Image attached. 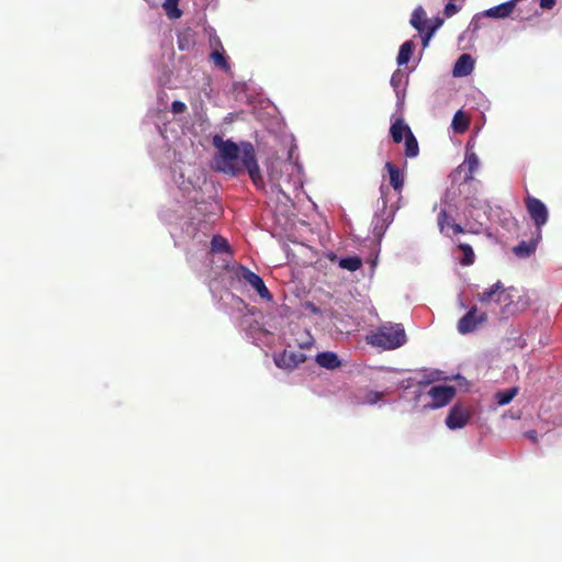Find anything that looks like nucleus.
Here are the masks:
<instances>
[{
  "label": "nucleus",
  "mask_w": 562,
  "mask_h": 562,
  "mask_svg": "<svg viewBox=\"0 0 562 562\" xmlns=\"http://www.w3.org/2000/svg\"><path fill=\"white\" fill-rule=\"evenodd\" d=\"M405 154L411 158L418 155V143L413 133H409L405 138Z\"/></svg>",
  "instance_id": "obj_29"
},
{
  "label": "nucleus",
  "mask_w": 562,
  "mask_h": 562,
  "mask_svg": "<svg viewBox=\"0 0 562 562\" xmlns=\"http://www.w3.org/2000/svg\"><path fill=\"white\" fill-rule=\"evenodd\" d=\"M385 169L389 172L390 184L395 191L400 192L404 186V172L392 162H386Z\"/></svg>",
  "instance_id": "obj_20"
},
{
  "label": "nucleus",
  "mask_w": 562,
  "mask_h": 562,
  "mask_svg": "<svg viewBox=\"0 0 562 562\" xmlns=\"http://www.w3.org/2000/svg\"><path fill=\"white\" fill-rule=\"evenodd\" d=\"M383 392L372 390L367 391L363 395V398L361 400V403L367 405H374L383 397Z\"/></svg>",
  "instance_id": "obj_31"
},
{
  "label": "nucleus",
  "mask_w": 562,
  "mask_h": 562,
  "mask_svg": "<svg viewBox=\"0 0 562 562\" xmlns=\"http://www.w3.org/2000/svg\"><path fill=\"white\" fill-rule=\"evenodd\" d=\"M210 59L213 61V64L216 67L224 70L225 72H228L231 70V66H229L227 56L225 55V52L222 46L215 48L210 54Z\"/></svg>",
  "instance_id": "obj_23"
},
{
  "label": "nucleus",
  "mask_w": 562,
  "mask_h": 562,
  "mask_svg": "<svg viewBox=\"0 0 562 562\" xmlns=\"http://www.w3.org/2000/svg\"><path fill=\"white\" fill-rule=\"evenodd\" d=\"M526 209L536 225V233H538V238H542L541 231L549 218V212L546 204L539 199L528 195L526 198Z\"/></svg>",
  "instance_id": "obj_8"
},
{
  "label": "nucleus",
  "mask_w": 562,
  "mask_h": 562,
  "mask_svg": "<svg viewBox=\"0 0 562 562\" xmlns=\"http://www.w3.org/2000/svg\"><path fill=\"white\" fill-rule=\"evenodd\" d=\"M419 34L422 35L424 47L428 46L429 41L435 35L434 29H426V31L424 33H419Z\"/></svg>",
  "instance_id": "obj_34"
},
{
  "label": "nucleus",
  "mask_w": 562,
  "mask_h": 562,
  "mask_svg": "<svg viewBox=\"0 0 562 562\" xmlns=\"http://www.w3.org/2000/svg\"><path fill=\"white\" fill-rule=\"evenodd\" d=\"M540 240L541 238H538V233H535L530 241H520L513 248V251L519 258H527L536 251L537 245Z\"/></svg>",
  "instance_id": "obj_17"
},
{
  "label": "nucleus",
  "mask_w": 562,
  "mask_h": 562,
  "mask_svg": "<svg viewBox=\"0 0 562 562\" xmlns=\"http://www.w3.org/2000/svg\"><path fill=\"white\" fill-rule=\"evenodd\" d=\"M273 360L278 368L293 370L306 360V356L301 351L284 350L276 355Z\"/></svg>",
  "instance_id": "obj_11"
},
{
  "label": "nucleus",
  "mask_w": 562,
  "mask_h": 562,
  "mask_svg": "<svg viewBox=\"0 0 562 562\" xmlns=\"http://www.w3.org/2000/svg\"><path fill=\"white\" fill-rule=\"evenodd\" d=\"M521 0H509V1L503 2L498 5H495L487 10H484L482 12V15L484 18H490V19H506L512 15L516 5Z\"/></svg>",
  "instance_id": "obj_14"
},
{
  "label": "nucleus",
  "mask_w": 562,
  "mask_h": 562,
  "mask_svg": "<svg viewBox=\"0 0 562 562\" xmlns=\"http://www.w3.org/2000/svg\"><path fill=\"white\" fill-rule=\"evenodd\" d=\"M361 265L362 261L357 256L346 257L339 260V267L351 272L357 271L361 267Z\"/></svg>",
  "instance_id": "obj_27"
},
{
  "label": "nucleus",
  "mask_w": 562,
  "mask_h": 562,
  "mask_svg": "<svg viewBox=\"0 0 562 562\" xmlns=\"http://www.w3.org/2000/svg\"><path fill=\"white\" fill-rule=\"evenodd\" d=\"M414 48H415V44L411 40L404 42L401 45L400 50H398V55H397V58H396V61H397L398 66L406 65L411 60V57H412Z\"/></svg>",
  "instance_id": "obj_25"
},
{
  "label": "nucleus",
  "mask_w": 562,
  "mask_h": 562,
  "mask_svg": "<svg viewBox=\"0 0 562 562\" xmlns=\"http://www.w3.org/2000/svg\"><path fill=\"white\" fill-rule=\"evenodd\" d=\"M368 344L384 350H393L406 342V334L402 324L385 323L367 337Z\"/></svg>",
  "instance_id": "obj_4"
},
{
  "label": "nucleus",
  "mask_w": 562,
  "mask_h": 562,
  "mask_svg": "<svg viewBox=\"0 0 562 562\" xmlns=\"http://www.w3.org/2000/svg\"><path fill=\"white\" fill-rule=\"evenodd\" d=\"M481 18H484V16L482 15V12H481V13H479V14H475V15L473 16L472 21L470 22L469 27H470L473 32L477 31V30L481 27V26H480V19H481Z\"/></svg>",
  "instance_id": "obj_37"
},
{
  "label": "nucleus",
  "mask_w": 562,
  "mask_h": 562,
  "mask_svg": "<svg viewBox=\"0 0 562 562\" xmlns=\"http://www.w3.org/2000/svg\"><path fill=\"white\" fill-rule=\"evenodd\" d=\"M314 339L308 333H304V338L299 341V346L302 349H308L313 346Z\"/></svg>",
  "instance_id": "obj_32"
},
{
  "label": "nucleus",
  "mask_w": 562,
  "mask_h": 562,
  "mask_svg": "<svg viewBox=\"0 0 562 562\" xmlns=\"http://www.w3.org/2000/svg\"><path fill=\"white\" fill-rule=\"evenodd\" d=\"M145 1H146V2L149 4V7H151V8H156V7H158V5L160 4V2H161V0H145Z\"/></svg>",
  "instance_id": "obj_40"
},
{
  "label": "nucleus",
  "mask_w": 562,
  "mask_h": 562,
  "mask_svg": "<svg viewBox=\"0 0 562 562\" xmlns=\"http://www.w3.org/2000/svg\"><path fill=\"white\" fill-rule=\"evenodd\" d=\"M459 8L453 2H448L445 7L446 16L450 18L458 12Z\"/></svg>",
  "instance_id": "obj_35"
},
{
  "label": "nucleus",
  "mask_w": 562,
  "mask_h": 562,
  "mask_svg": "<svg viewBox=\"0 0 562 562\" xmlns=\"http://www.w3.org/2000/svg\"><path fill=\"white\" fill-rule=\"evenodd\" d=\"M469 126L468 116L461 111H457L453 115L451 127L456 133H463Z\"/></svg>",
  "instance_id": "obj_26"
},
{
  "label": "nucleus",
  "mask_w": 562,
  "mask_h": 562,
  "mask_svg": "<svg viewBox=\"0 0 562 562\" xmlns=\"http://www.w3.org/2000/svg\"><path fill=\"white\" fill-rule=\"evenodd\" d=\"M454 395V386L440 384L430 386L426 392H417L415 400L422 403L424 411H429L447 406Z\"/></svg>",
  "instance_id": "obj_6"
},
{
  "label": "nucleus",
  "mask_w": 562,
  "mask_h": 562,
  "mask_svg": "<svg viewBox=\"0 0 562 562\" xmlns=\"http://www.w3.org/2000/svg\"><path fill=\"white\" fill-rule=\"evenodd\" d=\"M235 276L240 281H245L247 284H249L258 293V295L261 299H263L266 301L272 300V294L266 286L263 280L258 274L250 271L248 268H246L244 266H238L236 268Z\"/></svg>",
  "instance_id": "obj_9"
},
{
  "label": "nucleus",
  "mask_w": 562,
  "mask_h": 562,
  "mask_svg": "<svg viewBox=\"0 0 562 562\" xmlns=\"http://www.w3.org/2000/svg\"><path fill=\"white\" fill-rule=\"evenodd\" d=\"M172 179L177 186L179 198L177 203L182 204L175 210L176 217H182L189 211L190 222L184 224V235L198 246H206L211 226L222 212L216 200L214 184L206 179L205 170L191 162H179L172 168Z\"/></svg>",
  "instance_id": "obj_1"
},
{
  "label": "nucleus",
  "mask_w": 562,
  "mask_h": 562,
  "mask_svg": "<svg viewBox=\"0 0 562 562\" xmlns=\"http://www.w3.org/2000/svg\"><path fill=\"white\" fill-rule=\"evenodd\" d=\"M480 160L475 153L470 151L469 148L467 149V156L464 164L460 166V170H462L464 167L468 168V171L465 172L464 180L470 181L473 179V173L479 169Z\"/></svg>",
  "instance_id": "obj_22"
},
{
  "label": "nucleus",
  "mask_w": 562,
  "mask_h": 562,
  "mask_svg": "<svg viewBox=\"0 0 562 562\" xmlns=\"http://www.w3.org/2000/svg\"><path fill=\"white\" fill-rule=\"evenodd\" d=\"M161 217L166 221V222H172V217L169 216L168 214H166L165 212L161 214Z\"/></svg>",
  "instance_id": "obj_41"
},
{
  "label": "nucleus",
  "mask_w": 562,
  "mask_h": 562,
  "mask_svg": "<svg viewBox=\"0 0 562 562\" xmlns=\"http://www.w3.org/2000/svg\"><path fill=\"white\" fill-rule=\"evenodd\" d=\"M456 195L457 191L453 189H449L446 192L445 198L441 201V210L437 217L439 231L447 237L464 233V228L460 224L456 223L452 215L456 209V204L453 203Z\"/></svg>",
  "instance_id": "obj_7"
},
{
  "label": "nucleus",
  "mask_w": 562,
  "mask_h": 562,
  "mask_svg": "<svg viewBox=\"0 0 562 562\" xmlns=\"http://www.w3.org/2000/svg\"><path fill=\"white\" fill-rule=\"evenodd\" d=\"M269 177L276 189L283 194H285L284 186L293 190H297L303 186L302 167L290 160L283 161L280 166V170L272 165Z\"/></svg>",
  "instance_id": "obj_5"
},
{
  "label": "nucleus",
  "mask_w": 562,
  "mask_h": 562,
  "mask_svg": "<svg viewBox=\"0 0 562 562\" xmlns=\"http://www.w3.org/2000/svg\"><path fill=\"white\" fill-rule=\"evenodd\" d=\"M518 390L516 387L507 389L496 393L497 404L503 406L513 401L517 395Z\"/></svg>",
  "instance_id": "obj_30"
},
{
  "label": "nucleus",
  "mask_w": 562,
  "mask_h": 562,
  "mask_svg": "<svg viewBox=\"0 0 562 562\" xmlns=\"http://www.w3.org/2000/svg\"><path fill=\"white\" fill-rule=\"evenodd\" d=\"M187 105L182 101H173L171 104V111L173 114H181L186 111Z\"/></svg>",
  "instance_id": "obj_33"
},
{
  "label": "nucleus",
  "mask_w": 562,
  "mask_h": 562,
  "mask_svg": "<svg viewBox=\"0 0 562 562\" xmlns=\"http://www.w3.org/2000/svg\"><path fill=\"white\" fill-rule=\"evenodd\" d=\"M474 69V59L470 54H462L456 61L452 76L456 78L467 77Z\"/></svg>",
  "instance_id": "obj_15"
},
{
  "label": "nucleus",
  "mask_w": 562,
  "mask_h": 562,
  "mask_svg": "<svg viewBox=\"0 0 562 562\" xmlns=\"http://www.w3.org/2000/svg\"><path fill=\"white\" fill-rule=\"evenodd\" d=\"M443 20L441 18H435L432 20H429L427 29H434V33L437 32L438 29L442 25Z\"/></svg>",
  "instance_id": "obj_36"
},
{
  "label": "nucleus",
  "mask_w": 562,
  "mask_h": 562,
  "mask_svg": "<svg viewBox=\"0 0 562 562\" xmlns=\"http://www.w3.org/2000/svg\"><path fill=\"white\" fill-rule=\"evenodd\" d=\"M210 254L213 256L220 255L223 267H227L228 260L232 257V250L227 239L223 236L214 235L210 243Z\"/></svg>",
  "instance_id": "obj_12"
},
{
  "label": "nucleus",
  "mask_w": 562,
  "mask_h": 562,
  "mask_svg": "<svg viewBox=\"0 0 562 562\" xmlns=\"http://www.w3.org/2000/svg\"><path fill=\"white\" fill-rule=\"evenodd\" d=\"M479 301L484 304L495 302L502 305L501 312L505 316L525 310L528 304L527 300L518 295V291L513 288L505 289L501 281H497L491 288L480 293Z\"/></svg>",
  "instance_id": "obj_3"
},
{
  "label": "nucleus",
  "mask_w": 562,
  "mask_h": 562,
  "mask_svg": "<svg viewBox=\"0 0 562 562\" xmlns=\"http://www.w3.org/2000/svg\"><path fill=\"white\" fill-rule=\"evenodd\" d=\"M429 19L427 18L426 11L422 5L415 8L412 13L409 24L419 33H424L427 29Z\"/></svg>",
  "instance_id": "obj_18"
},
{
  "label": "nucleus",
  "mask_w": 562,
  "mask_h": 562,
  "mask_svg": "<svg viewBox=\"0 0 562 562\" xmlns=\"http://www.w3.org/2000/svg\"><path fill=\"white\" fill-rule=\"evenodd\" d=\"M407 81V77L401 70H395L391 77L390 83L395 92L397 105H402L404 103Z\"/></svg>",
  "instance_id": "obj_16"
},
{
  "label": "nucleus",
  "mask_w": 562,
  "mask_h": 562,
  "mask_svg": "<svg viewBox=\"0 0 562 562\" xmlns=\"http://www.w3.org/2000/svg\"><path fill=\"white\" fill-rule=\"evenodd\" d=\"M486 321V314L477 315L476 307H472L458 323V331L462 335L473 333L480 324Z\"/></svg>",
  "instance_id": "obj_10"
},
{
  "label": "nucleus",
  "mask_w": 562,
  "mask_h": 562,
  "mask_svg": "<svg viewBox=\"0 0 562 562\" xmlns=\"http://www.w3.org/2000/svg\"><path fill=\"white\" fill-rule=\"evenodd\" d=\"M212 144L216 151L213 157L215 170L228 176H237L247 170L256 187L263 184L262 176L256 159L255 148L249 142H241L240 145L232 139H224L222 135L215 134Z\"/></svg>",
  "instance_id": "obj_2"
},
{
  "label": "nucleus",
  "mask_w": 562,
  "mask_h": 562,
  "mask_svg": "<svg viewBox=\"0 0 562 562\" xmlns=\"http://www.w3.org/2000/svg\"><path fill=\"white\" fill-rule=\"evenodd\" d=\"M180 0H164L161 7L170 20H177L182 16V10L179 9Z\"/></svg>",
  "instance_id": "obj_24"
},
{
  "label": "nucleus",
  "mask_w": 562,
  "mask_h": 562,
  "mask_svg": "<svg viewBox=\"0 0 562 562\" xmlns=\"http://www.w3.org/2000/svg\"><path fill=\"white\" fill-rule=\"evenodd\" d=\"M525 436L532 442H536L538 439V434L536 430H528L525 432Z\"/></svg>",
  "instance_id": "obj_39"
},
{
  "label": "nucleus",
  "mask_w": 562,
  "mask_h": 562,
  "mask_svg": "<svg viewBox=\"0 0 562 562\" xmlns=\"http://www.w3.org/2000/svg\"><path fill=\"white\" fill-rule=\"evenodd\" d=\"M409 133H412V131L403 119H396L390 128V134L394 143H401Z\"/></svg>",
  "instance_id": "obj_21"
},
{
  "label": "nucleus",
  "mask_w": 562,
  "mask_h": 562,
  "mask_svg": "<svg viewBox=\"0 0 562 562\" xmlns=\"http://www.w3.org/2000/svg\"><path fill=\"white\" fill-rule=\"evenodd\" d=\"M316 363L325 369L335 370L341 366L338 356L331 351L321 352L316 356Z\"/></svg>",
  "instance_id": "obj_19"
},
{
  "label": "nucleus",
  "mask_w": 562,
  "mask_h": 562,
  "mask_svg": "<svg viewBox=\"0 0 562 562\" xmlns=\"http://www.w3.org/2000/svg\"><path fill=\"white\" fill-rule=\"evenodd\" d=\"M470 419L469 412L461 406H453L446 417V425L449 429L456 430L463 428Z\"/></svg>",
  "instance_id": "obj_13"
},
{
  "label": "nucleus",
  "mask_w": 562,
  "mask_h": 562,
  "mask_svg": "<svg viewBox=\"0 0 562 562\" xmlns=\"http://www.w3.org/2000/svg\"><path fill=\"white\" fill-rule=\"evenodd\" d=\"M459 249L463 257L460 259L462 266H471L474 262L475 255L472 247L468 244H459Z\"/></svg>",
  "instance_id": "obj_28"
},
{
  "label": "nucleus",
  "mask_w": 562,
  "mask_h": 562,
  "mask_svg": "<svg viewBox=\"0 0 562 562\" xmlns=\"http://www.w3.org/2000/svg\"><path fill=\"white\" fill-rule=\"evenodd\" d=\"M557 0H540V8L544 10H551L555 5Z\"/></svg>",
  "instance_id": "obj_38"
}]
</instances>
